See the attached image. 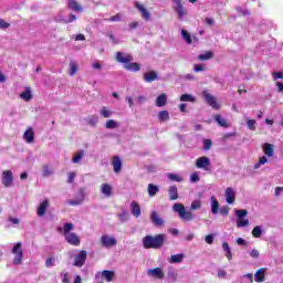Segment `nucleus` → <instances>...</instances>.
Instances as JSON below:
<instances>
[{"label": "nucleus", "instance_id": "obj_1", "mask_svg": "<svg viewBox=\"0 0 283 283\" xmlns=\"http://www.w3.org/2000/svg\"><path fill=\"white\" fill-rule=\"evenodd\" d=\"M167 235L165 234H157L155 237L146 235L143 239L144 249H160L165 244V240Z\"/></svg>", "mask_w": 283, "mask_h": 283}, {"label": "nucleus", "instance_id": "obj_2", "mask_svg": "<svg viewBox=\"0 0 283 283\" xmlns=\"http://www.w3.org/2000/svg\"><path fill=\"white\" fill-rule=\"evenodd\" d=\"M172 210L175 213H178L180 220H184V222H191L196 218L193 212H191V210H187L182 203H175L172 206Z\"/></svg>", "mask_w": 283, "mask_h": 283}, {"label": "nucleus", "instance_id": "obj_3", "mask_svg": "<svg viewBox=\"0 0 283 283\" xmlns=\"http://www.w3.org/2000/svg\"><path fill=\"white\" fill-rule=\"evenodd\" d=\"M22 243L18 242L13 245L12 253L14 255L12 263L15 266L23 264V249L21 248Z\"/></svg>", "mask_w": 283, "mask_h": 283}, {"label": "nucleus", "instance_id": "obj_4", "mask_svg": "<svg viewBox=\"0 0 283 283\" xmlns=\"http://www.w3.org/2000/svg\"><path fill=\"white\" fill-rule=\"evenodd\" d=\"M237 227L238 229H242L244 227H249V219H245L249 216V211L244 209L235 210Z\"/></svg>", "mask_w": 283, "mask_h": 283}, {"label": "nucleus", "instance_id": "obj_5", "mask_svg": "<svg viewBox=\"0 0 283 283\" xmlns=\"http://www.w3.org/2000/svg\"><path fill=\"white\" fill-rule=\"evenodd\" d=\"M1 182L6 189H10L14 185V175L12 170H3L1 176Z\"/></svg>", "mask_w": 283, "mask_h": 283}, {"label": "nucleus", "instance_id": "obj_6", "mask_svg": "<svg viewBox=\"0 0 283 283\" xmlns=\"http://www.w3.org/2000/svg\"><path fill=\"white\" fill-rule=\"evenodd\" d=\"M74 261H73V266H77L81 269L85 264V261L87 260V251L82 250V251H76L73 255Z\"/></svg>", "mask_w": 283, "mask_h": 283}, {"label": "nucleus", "instance_id": "obj_7", "mask_svg": "<svg viewBox=\"0 0 283 283\" xmlns=\"http://www.w3.org/2000/svg\"><path fill=\"white\" fill-rule=\"evenodd\" d=\"M99 244L104 247V249H112V247H116V244H118V241L109 234H103L101 237Z\"/></svg>", "mask_w": 283, "mask_h": 283}, {"label": "nucleus", "instance_id": "obj_8", "mask_svg": "<svg viewBox=\"0 0 283 283\" xmlns=\"http://www.w3.org/2000/svg\"><path fill=\"white\" fill-rule=\"evenodd\" d=\"M197 169H203L205 171H209V167H211V159L207 156L199 157L196 160Z\"/></svg>", "mask_w": 283, "mask_h": 283}, {"label": "nucleus", "instance_id": "obj_9", "mask_svg": "<svg viewBox=\"0 0 283 283\" xmlns=\"http://www.w3.org/2000/svg\"><path fill=\"white\" fill-rule=\"evenodd\" d=\"M202 96H203L206 103H208V105L210 107H212V109H220V104H218V101L216 99V97L213 95H211L207 91H203Z\"/></svg>", "mask_w": 283, "mask_h": 283}, {"label": "nucleus", "instance_id": "obj_10", "mask_svg": "<svg viewBox=\"0 0 283 283\" xmlns=\"http://www.w3.org/2000/svg\"><path fill=\"white\" fill-rule=\"evenodd\" d=\"M48 209H50V199L45 198L43 201H41L38 205L36 216L39 218H43V216H45V213H48Z\"/></svg>", "mask_w": 283, "mask_h": 283}, {"label": "nucleus", "instance_id": "obj_11", "mask_svg": "<svg viewBox=\"0 0 283 283\" xmlns=\"http://www.w3.org/2000/svg\"><path fill=\"white\" fill-rule=\"evenodd\" d=\"M148 277H155V280H165V271L163 268H155L147 270Z\"/></svg>", "mask_w": 283, "mask_h": 283}, {"label": "nucleus", "instance_id": "obj_12", "mask_svg": "<svg viewBox=\"0 0 283 283\" xmlns=\"http://www.w3.org/2000/svg\"><path fill=\"white\" fill-rule=\"evenodd\" d=\"M175 3V12H177L179 19H185L187 17V9L182 6V0H172Z\"/></svg>", "mask_w": 283, "mask_h": 283}, {"label": "nucleus", "instance_id": "obj_13", "mask_svg": "<svg viewBox=\"0 0 283 283\" xmlns=\"http://www.w3.org/2000/svg\"><path fill=\"white\" fill-rule=\"evenodd\" d=\"M64 239L72 247H81V238H78L77 234L74 232L64 235Z\"/></svg>", "mask_w": 283, "mask_h": 283}, {"label": "nucleus", "instance_id": "obj_14", "mask_svg": "<svg viewBox=\"0 0 283 283\" xmlns=\"http://www.w3.org/2000/svg\"><path fill=\"white\" fill-rule=\"evenodd\" d=\"M134 61V56L130 54H124L122 52L116 53V62L117 63H124V65H127V63H132Z\"/></svg>", "mask_w": 283, "mask_h": 283}, {"label": "nucleus", "instance_id": "obj_15", "mask_svg": "<svg viewBox=\"0 0 283 283\" xmlns=\"http://www.w3.org/2000/svg\"><path fill=\"white\" fill-rule=\"evenodd\" d=\"M135 8L140 12L142 17H143V19H145V21H149V19H151V13H149L147 8H145V6H143V4H140V2L136 1Z\"/></svg>", "mask_w": 283, "mask_h": 283}, {"label": "nucleus", "instance_id": "obj_16", "mask_svg": "<svg viewBox=\"0 0 283 283\" xmlns=\"http://www.w3.org/2000/svg\"><path fill=\"white\" fill-rule=\"evenodd\" d=\"M150 220L155 227H165V220L160 218L157 211L151 212Z\"/></svg>", "mask_w": 283, "mask_h": 283}, {"label": "nucleus", "instance_id": "obj_17", "mask_svg": "<svg viewBox=\"0 0 283 283\" xmlns=\"http://www.w3.org/2000/svg\"><path fill=\"white\" fill-rule=\"evenodd\" d=\"M112 166H113L114 174H120L123 169V160L120 159V157L118 156L113 157Z\"/></svg>", "mask_w": 283, "mask_h": 283}, {"label": "nucleus", "instance_id": "obj_18", "mask_svg": "<svg viewBox=\"0 0 283 283\" xmlns=\"http://www.w3.org/2000/svg\"><path fill=\"white\" fill-rule=\"evenodd\" d=\"M145 83H154V81H158V73L156 71H149L144 73Z\"/></svg>", "mask_w": 283, "mask_h": 283}, {"label": "nucleus", "instance_id": "obj_19", "mask_svg": "<svg viewBox=\"0 0 283 283\" xmlns=\"http://www.w3.org/2000/svg\"><path fill=\"white\" fill-rule=\"evenodd\" d=\"M130 213L135 218H140L143 211L140 210V205H138V202H136V201L130 202Z\"/></svg>", "mask_w": 283, "mask_h": 283}, {"label": "nucleus", "instance_id": "obj_20", "mask_svg": "<svg viewBox=\"0 0 283 283\" xmlns=\"http://www.w3.org/2000/svg\"><path fill=\"white\" fill-rule=\"evenodd\" d=\"M226 201L228 205H233L235 202V191L233 188L226 189Z\"/></svg>", "mask_w": 283, "mask_h": 283}, {"label": "nucleus", "instance_id": "obj_21", "mask_svg": "<svg viewBox=\"0 0 283 283\" xmlns=\"http://www.w3.org/2000/svg\"><path fill=\"white\" fill-rule=\"evenodd\" d=\"M185 260V254H172L168 259L169 264H180Z\"/></svg>", "mask_w": 283, "mask_h": 283}, {"label": "nucleus", "instance_id": "obj_22", "mask_svg": "<svg viewBox=\"0 0 283 283\" xmlns=\"http://www.w3.org/2000/svg\"><path fill=\"white\" fill-rule=\"evenodd\" d=\"M124 70H128V72H140V65L136 62H127L124 64Z\"/></svg>", "mask_w": 283, "mask_h": 283}, {"label": "nucleus", "instance_id": "obj_23", "mask_svg": "<svg viewBox=\"0 0 283 283\" xmlns=\"http://www.w3.org/2000/svg\"><path fill=\"white\" fill-rule=\"evenodd\" d=\"M113 188L109 184H102L101 186V193L105 196V198H111Z\"/></svg>", "mask_w": 283, "mask_h": 283}, {"label": "nucleus", "instance_id": "obj_24", "mask_svg": "<svg viewBox=\"0 0 283 283\" xmlns=\"http://www.w3.org/2000/svg\"><path fill=\"white\" fill-rule=\"evenodd\" d=\"M210 207H211L212 216H217L220 209V202H218V199H216V197H211Z\"/></svg>", "mask_w": 283, "mask_h": 283}, {"label": "nucleus", "instance_id": "obj_25", "mask_svg": "<svg viewBox=\"0 0 283 283\" xmlns=\"http://www.w3.org/2000/svg\"><path fill=\"white\" fill-rule=\"evenodd\" d=\"M102 277H104L106 282H114V279L116 277V273L114 271L104 270L102 272Z\"/></svg>", "mask_w": 283, "mask_h": 283}, {"label": "nucleus", "instance_id": "obj_26", "mask_svg": "<svg viewBox=\"0 0 283 283\" xmlns=\"http://www.w3.org/2000/svg\"><path fill=\"white\" fill-rule=\"evenodd\" d=\"M99 115L102 118H112V116H114V111L109 109L107 106H103L99 109Z\"/></svg>", "mask_w": 283, "mask_h": 283}, {"label": "nucleus", "instance_id": "obj_27", "mask_svg": "<svg viewBox=\"0 0 283 283\" xmlns=\"http://www.w3.org/2000/svg\"><path fill=\"white\" fill-rule=\"evenodd\" d=\"M23 138L25 143H34V130L32 128H28L23 134Z\"/></svg>", "mask_w": 283, "mask_h": 283}, {"label": "nucleus", "instance_id": "obj_28", "mask_svg": "<svg viewBox=\"0 0 283 283\" xmlns=\"http://www.w3.org/2000/svg\"><path fill=\"white\" fill-rule=\"evenodd\" d=\"M117 218L122 223L129 222V212L123 209L122 211L117 212Z\"/></svg>", "mask_w": 283, "mask_h": 283}, {"label": "nucleus", "instance_id": "obj_29", "mask_svg": "<svg viewBox=\"0 0 283 283\" xmlns=\"http://www.w3.org/2000/svg\"><path fill=\"white\" fill-rule=\"evenodd\" d=\"M167 105V94L161 93L157 98H156V106L157 107H165Z\"/></svg>", "mask_w": 283, "mask_h": 283}, {"label": "nucleus", "instance_id": "obj_30", "mask_svg": "<svg viewBox=\"0 0 283 283\" xmlns=\"http://www.w3.org/2000/svg\"><path fill=\"white\" fill-rule=\"evenodd\" d=\"M222 249L224 251L226 258L229 260V262H231V260H233V254L231 253V247H229V243L223 242L222 243Z\"/></svg>", "mask_w": 283, "mask_h": 283}, {"label": "nucleus", "instance_id": "obj_31", "mask_svg": "<svg viewBox=\"0 0 283 283\" xmlns=\"http://www.w3.org/2000/svg\"><path fill=\"white\" fill-rule=\"evenodd\" d=\"M69 8L75 12H83V7L76 0H69Z\"/></svg>", "mask_w": 283, "mask_h": 283}, {"label": "nucleus", "instance_id": "obj_32", "mask_svg": "<svg viewBox=\"0 0 283 283\" xmlns=\"http://www.w3.org/2000/svg\"><path fill=\"white\" fill-rule=\"evenodd\" d=\"M168 196L170 200H178V187L170 186L168 189Z\"/></svg>", "mask_w": 283, "mask_h": 283}, {"label": "nucleus", "instance_id": "obj_33", "mask_svg": "<svg viewBox=\"0 0 283 283\" xmlns=\"http://www.w3.org/2000/svg\"><path fill=\"white\" fill-rule=\"evenodd\" d=\"M263 151L265 154V156H268L269 158H272L273 154H274V148L272 144H264L263 145Z\"/></svg>", "mask_w": 283, "mask_h": 283}, {"label": "nucleus", "instance_id": "obj_34", "mask_svg": "<svg viewBox=\"0 0 283 283\" xmlns=\"http://www.w3.org/2000/svg\"><path fill=\"white\" fill-rule=\"evenodd\" d=\"M264 273L265 270L264 269H260L255 272L254 274V280L255 282L260 283V282H264L265 277H264Z\"/></svg>", "mask_w": 283, "mask_h": 283}, {"label": "nucleus", "instance_id": "obj_35", "mask_svg": "<svg viewBox=\"0 0 283 283\" xmlns=\"http://www.w3.org/2000/svg\"><path fill=\"white\" fill-rule=\"evenodd\" d=\"M20 98L27 102L32 101V90H30V87H27V90L20 94Z\"/></svg>", "mask_w": 283, "mask_h": 283}, {"label": "nucleus", "instance_id": "obj_36", "mask_svg": "<svg viewBox=\"0 0 283 283\" xmlns=\"http://www.w3.org/2000/svg\"><path fill=\"white\" fill-rule=\"evenodd\" d=\"M158 191H160V188H158V186L154 184L148 185V196H150V198H154V196H156Z\"/></svg>", "mask_w": 283, "mask_h": 283}, {"label": "nucleus", "instance_id": "obj_37", "mask_svg": "<svg viewBox=\"0 0 283 283\" xmlns=\"http://www.w3.org/2000/svg\"><path fill=\"white\" fill-rule=\"evenodd\" d=\"M83 156H85V151L80 150L78 153H76L74 155V157L72 158V163L74 165H78L81 163V160H83Z\"/></svg>", "mask_w": 283, "mask_h": 283}, {"label": "nucleus", "instance_id": "obj_38", "mask_svg": "<svg viewBox=\"0 0 283 283\" xmlns=\"http://www.w3.org/2000/svg\"><path fill=\"white\" fill-rule=\"evenodd\" d=\"M158 119L160 120V123H167V120H169V112L168 111H161L158 113Z\"/></svg>", "mask_w": 283, "mask_h": 283}, {"label": "nucleus", "instance_id": "obj_39", "mask_svg": "<svg viewBox=\"0 0 283 283\" xmlns=\"http://www.w3.org/2000/svg\"><path fill=\"white\" fill-rule=\"evenodd\" d=\"M168 279L170 282H178V273L176 270H174V268L168 269Z\"/></svg>", "mask_w": 283, "mask_h": 283}, {"label": "nucleus", "instance_id": "obj_40", "mask_svg": "<svg viewBox=\"0 0 283 283\" xmlns=\"http://www.w3.org/2000/svg\"><path fill=\"white\" fill-rule=\"evenodd\" d=\"M69 67H70V71H69L70 76H74V74L78 72V64L74 61L70 62Z\"/></svg>", "mask_w": 283, "mask_h": 283}, {"label": "nucleus", "instance_id": "obj_41", "mask_svg": "<svg viewBox=\"0 0 283 283\" xmlns=\"http://www.w3.org/2000/svg\"><path fill=\"white\" fill-rule=\"evenodd\" d=\"M180 101L181 103H196V97H193V95L182 94Z\"/></svg>", "mask_w": 283, "mask_h": 283}, {"label": "nucleus", "instance_id": "obj_42", "mask_svg": "<svg viewBox=\"0 0 283 283\" xmlns=\"http://www.w3.org/2000/svg\"><path fill=\"white\" fill-rule=\"evenodd\" d=\"M210 59H213V52L211 51L198 55L199 61H209Z\"/></svg>", "mask_w": 283, "mask_h": 283}, {"label": "nucleus", "instance_id": "obj_43", "mask_svg": "<svg viewBox=\"0 0 283 283\" xmlns=\"http://www.w3.org/2000/svg\"><path fill=\"white\" fill-rule=\"evenodd\" d=\"M52 174H54V170H52V168H50V166H48V165L42 166V176L44 178H49V176H52Z\"/></svg>", "mask_w": 283, "mask_h": 283}, {"label": "nucleus", "instance_id": "obj_44", "mask_svg": "<svg viewBox=\"0 0 283 283\" xmlns=\"http://www.w3.org/2000/svg\"><path fill=\"white\" fill-rule=\"evenodd\" d=\"M106 129H118V122L115 119H108L105 124Z\"/></svg>", "mask_w": 283, "mask_h": 283}, {"label": "nucleus", "instance_id": "obj_45", "mask_svg": "<svg viewBox=\"0 0 283 283\" xmlns=\"http://www.w3.org/2000/svg\"><path fill=\"white\" fill-rule=\"evenodd\" d=\"M214 120L220 125V127H229V123H227V119L222 118L220 115H214Z\"/></svg>", "mask_w": 283, "mask_h": 283}, {"label": "nucleus", "instance_id": "obj_46", "mask_svg": "<svg viewBox=\"0 0 283 283\" xmlns=\"http://www.w3.org/2000/svg\"><path fill=\"white\" fill-rule=\"evenodd\" d=\"M168 179L171 180L172 182H182V176L176 175L174 172L168 174Z\"/></svg>", "mask_w": 283, "mask_h": 283}, {"label": "nucleus", "instance_id": "obj_47", "mask_svg": "<svg viewBox=\"0 0 283 283\" xmlns=\"http://www.w3.org/2000/svg\"><path fill=\"white\" fill-rule=\"evenodd\" d=\"M181 36H182V39L186 41V43H188L189 45H191V43H192L191 34L188 33L187 30H185V29L181 30Z\"/></svg>", "mask_w": 283, "mask_h": 283}, {"label": "nucleus", "instance_id": "obj_48", "mask_svg": "<svg viewBox=\"0 0 283 283\" xmlns=\"http://www.w3.org/2000/svg\"><path fill=\"white\" fill-rule=\"evenodd\" d=\"M190 209H191V211H198L199 209H202V201H200V200L192 201Z\"/></svg>", "mask_w": 283, "mask_h": 283}, {"label": "nucleus", "instance_id": "obj_49", "mask_svg": "<svg viewBox=\"0 0 283 283\" xmlns=\"http://www.w3.org/2000/svg\"><path fill=\"white\" fill-rule=\"evenodd\" d=\"M253 238H262V226H256L252 230Z\"/></svg>", "mask_w": 283, "mask_h": 283}, {"label": "nucleus", "instance_id": "obj_50", "mask_svg": "<svg viewBox=\"0 0 283 283\" xmlns=\"http://www.w3.org/2000/svg\"><path fill=\"white\" fill-rule=\"evenodd\" d=\"M88 125H91L92 127H96V125L98 124V116L93 115L87 119Z\"/></svg>", "mask_w": 283, "mask_h": 283}, {"label": "nucleus", "instance_id": "obj_51", "mask_svg": "<svg viewBox=\"0 0 283 283\" xmlns=\"http://www.w3.org/2000/svg\"><path fill=\"white\" fill-rule=\"evenodd\" d=\"M74 230V224L73 223H65L64 224V237L67 235L69 233H72L70 231Z\"/></svg>", "mask_w": 283, "mask_h": 283}, {"label": "nucleus", "instance_id": "obj_52", "mask_svg": "<svg viewBox=\"0 0 283 283\" xmlns=\"http://www.w3.org/2000/svg\"><path fill=\"white\" fill-rule=\"evenodd\" d=\"M255 119H248L247 120V126L248 129H250L251 132H255Z\"/></svg>", "mask_w": 283, "mask_h": 283}, {"label": "nucleus", "instance_id": "obj_53", "mask_svg": "<svg viewBox=\"0 0 283 283\" xmlns=\"http://www.w3.org/2000/svg\"><path fill=\"white\" fill-rule=\"evenodd\" d=\"M212 146H213V142H211V139L203 140V149L206 151H209V149H211Z\"/></svg>", "mask_w": 283, "mask_h": 283}, {"label": "nucleus", "instance_id": "obj_54", "mask_svg": "<svg viewBox=\"0 0 283 283\" xmlns=\"http://www.w3.org/2000/svg\"><path fill=\"white\" fill-rule=\"evenodd\" d=\"M67 205H70L71 207H78V205H83V199L69 200Z\"/></svg>", "mask_w": 283, "mask_h": 283}, {"label": "nucleus", "instance_id": "obj_55", "mask_svg": "<svg viewBox=\"0 0 283 283\" xmlns=\"http://www.w3.org/2000/svg\"><path fill=\"white\" fill-rule=\"evenodd\" d=\"M231 210V208H229V206H224L219 210V213L221 216H229V211Z\"/></svg>", "mask_w": 283, "mask_h": 283}, {"label": "nucleus", "instance_id": "obj_56", "mask_svg": "<svg viewBox=\"0 0 283 283\" xmlns=\"http://www.w3.org/2000/svg\"><path fill=\"white\" fill-rule=\"evenodd\" d=\"M136 103H138V105H143V104L147 103V97L145 95L137 96Z\"/></svg>", "mask_w": 283, "mask_h": 283}, {"label": "nucleus", "instance_id": "obj_57", "mask_svg": "<svg viewBox=\"0 0 283 283\" xmlns=\"http://www.w3.org/2000/svg\"><path fill=\"white\" fill-rule=\"evenodd\" d=\"M120 19H123V15L120 13H117V14L111 17L109 19H107V21L116 22V21H120Z\"/></svg>", "mask_w": 283, "mask_h": 283}, {"label": "nucleus", "instance_id": "obj_58", "mask_svg": "<svg viewBox=\"0 0 283 283\" xmlns=\"http://www.w3.org/2000/svg\"><path fill=\"white\" fill-rule=\"evenodd\" d=\"M46 269H52L54 266V258H48L45 261Z\"/></svg>", "mask_w": 283, "mask_h": 283}, {"label": "nucleus", "instance_id": "obj_59", "mask_svg": "<svg viewBox=\"0 0 283 283\" xmlns=\"http://www.w3.org/2000/svg\"><path fill=\"white\" fill-rule=\"evenodd\" d=\"M10 28V23L6 22V20L0 19V30H8Z\"/></svg>", "mask_w": 283, "mask_h": 283}, {"label": "nucleus", "instance_id": "obj_60", "mask_svg": "<svg viewBox=\"0 0 283 283\" xmlns=\"http://www.w3.org/2000/svg\"><path fill=\"white\" fill-rule=\"evenodd\" d=\"M200 176H198V172H195L190 176V182H199Z\"/></svg>", "mask_w": 283, "mask_h": 283}, {"label": "nucleus", "instance_id": "obj_61", "mask_svg": "<svg viewBox=\"0 0 283 283\" xmlns=\"http://www.w3.org/2000/svg\"><path fill=\"white\" fill-rule=\"evenodd\" d=\"M250 258H254V260H258V258H260V251L253 249V250L250 252Z\"/></svg>", "mask_w": 283, "mask_h": 283}, {"label": "nucleus", "instance_id": "obj_62", "mask_svg": "<svg viewBox=\"0 0 283 283\" xmlns=\"http://www.w3.org/2000/svg\"><path fill=\"white\" fill-rule=\"evenodd\" d=\"M74 178H76V172H69L67 182L72 185V182H74Z\"/></svg>", "mask_w": 283, "mask_h": 283}, {"label": "nucleus", "instance_id": "obj_63", "mask_svg": "<svg viewBox=\"0 0 283 283\" xmlns=\"http://www.w3.org/2000/svg\"><path fill=\"white\" fill-rule=\"evenodd\" d=\"M195 72H205V65L202 64H196L193 66Z\"/></svg>", "mask_w": 283, "mask_h": 283}, {"label": "nucleus", "instance_id": "obj_64", "mask_svg": "<svg viewBox=\"0 0 283 283\" xmlns=\"http://www.w3.org/2000/svg\"><path fill=\"white\" fill-rule=\"evenodd\" d=\"M273 74V80L277 81V78H283V73L282 72H274Z\"/></svg>", "mask_w": 283, "mask_h": 283}]
</instances>
